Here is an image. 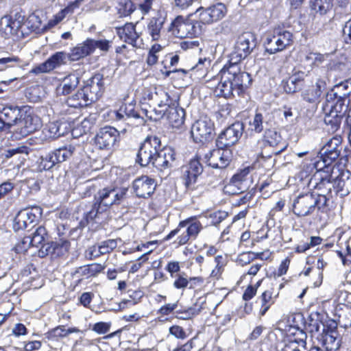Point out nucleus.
<instances>
[{
	"instance_id": "dca6fc26",
	"label": "nucleus",
	"mask_w": 351,
	"mask_h": 351,
	"mask_svg": "<svg viewBox=\"0 0 351 351\" xmlns=\"http://www.w3.org/2000/svg\"><path fill=\"white\" fill-rule=\"evenodd\" d=\"M114 29L119 39L132 47L138 49L143 44V40L141 38V32L136 31V24L127 22L123 25L115 27Z\"/></svg>"
},
{
	"instance_id": "bf43d9fd",
	"label": "nucleus",
	"mask_w": 351,
	"mask_h": 351,
	"mask_svg": "<svg viewBox=\"0 0 351 351\" xmlns=\"http://www.w3.org/2000/svg\"><path fill=\"white\" fill-rule=\"evenodd\" d=\"M104 86V75L101 73H95L87 81L86 86L83 88H93L95 86L97 88H102Z\"/></svg>"
},
{
	"instance_id": "de8ad7c7",
	"label": "nucleus",
	"mask_w": 351,
	"mask_h": 351,
	"mask_svg": "<svg viewBox=\"0 0 351 351\" xmlns=\"http://www.w3.org/2000/svg\"><path fill=\"white\" fill-rule=\"evenodd\" d=\"M231 112V106L230 104H226L221 106L218 111L215 112V118L219 123H225L232 117Z\"/></svg>"
},
{
	"instance_id": "c03bdc74",
	"label": "nucleus",
	"mask_w": 351,
	"mask_h": 351,
	"mask_svg": "<svg viewBox=\"0 0 351 351\" xmlns=\"http://www.w3.org/2000/svg\"><path fill=\"white\" fill-rule=\"evenodd\" d=\"M53 245L54 258L64 255L70 247L69 241L64 239H60L58 241H53Z\"/></svg>"
},
{
	"instance_id": "cd10ccee",
	"label": "nucleus",
	"mask_w": 351,
	"mask_h": 351,
	"mask_svg": "<svg viewBox=\"0 0 351 351\" xmlns=\"http://www.w3.org/2000/svg\"><path fill=\"white\" fill-rule=\"evenodd\" d=\"M317 339L326 351H336L341 346V339L336 329L324 328Z\"/></svg>"
},
{
	"instance_id": "9b49d317",
	"label": "nucleus",
	"mask_w": 351,
	"mask_h": 351,
	"mask_svg": "<svg viewBox=\"0 0 351 351\" xmlns=\"http://www.w3.org/2000/svg\"><path fill=\"white\" fill-rule=\"evenodd\" d=\"M213 122L204 117L196 121L191 127V134L194 142L205 143L211 141L215 135Z\"/></svg>"
},
{
	"instance_id": "ea45409f",
	"label": "nucleus",
	"mask_w": 351,
	"mask_h": 351,
	"mask_svg": "<svg viewBox=\"0 0 351 351\" xmlns=\"http://www.w3.org/2000/svg\"><path fill=\"white\" fill-rule=\"evenodd\" d=\"M175 75L172 77L173 79H181L183 81H188L191 80L193 82H197L200 80V76H197L195 73V69L191 68L190 69H174L173 73Z\"/></svg>"
},
{
	"instance_id": "412c9836",
	"label": "nucleus",
	"mask_w": 351,
	"mask_h": 351,
	"mask_svg": "<svg viewBox=\"0 0 351 351\" xmlns=\"http://www.w3.org/2000/svg\"><path fill=\"white\" fill-rule=\"evenodd\" d=\"M348 110V106L344 105L341 99L331 106V110L324 118V122L328 127V130L335 132L339 129L341 119Z\"/></svg>"
},
{
	"instance_id": "6ab92c4d",
	"label": "nucleus",
	"mask_w": 351,
	"mask_h": 351,
	"mask_svg": "<svg viewBox=\"0 0 351 351\" xmlns=\"http://www.w3.org/2000/svg\"><path fill=\"white\" fill-rule=\"evenodd\" d=\"M119 136V133L116 128L106 126L97 132L94 143L99 149L109 150L114 146Z\"/></svg>"
},
{
	"instance_id": "5701e85b",
	"label": "nucleus",
	"mask_w": 351,
	"mask_h": 351,
	"mask_svg": "<svg viewBox=\"0 0 351 351\" xmlns=\"http://www.w3.org/2000/svg\"><path fill=\"white\" fill-rule=\"evenodd\" d=\"M250 169L245 168L234 175L228 185L226 186L227 191L232 194L242 193L249 188Z\"/></svg>"
},
{
	"instance_id": "79ce46f5",
	"label": "nucleus",
	"mask_w": 351,
	"mask_h": 351,
	"mask_svg": "<svg viewBox=\"0 0 351 351\" xmlns=\"http://www.w3.org/2000/svg\"><path fill=\"white\" fill-rule=\"evenodd\" d=\"M302 337L300 339H295L293 341L285 343L283 348L279 351H302L301 348L306 349V335L302 334Z\"/></svg>"
},
{
	"instance_id": "aec40b11",
	"label": "nucleus",
	"mask_w": 351,
	"mask_h": 351,
	"mask_svg": "<svg viewBox=\"0 0 351 351\" xmlns=\"http://www.w3.org/2000/svg\"><path fill=\"white\" fill-rule=\"evenodd\" d=\"M176 154L173 149L169 147L159 148L154 159L153 166L160 171L169 172L176 166Z\"/></svg>"
},
{
	"instance_id": "774afa93",
	"label": "nucleus",
	"mask_w": 351,
	"mask_h": 351,
	"mask_svg": "<svg viewBox=\"0 0 351 351\" xmlns=\"http://www.w3.org/2000/svg\"><path fill=\"white\" fill-rule=\"evenodd\" d=\"M228 217V213L222 210H217L210 214L211 223L217 226Z\"/></svg>"
},
{
	"instance_id": "c9c22d12",
	"label": "nucleus",
	"mask_w": 351,
	"mask_h": 351,
	"mask_svg": "<svg viewBox=\"0 0 351 351\" xmlns=\"http://www.w3.org/2000/svg\"><path fill=\"white\" fill-rule=\"evenodd\" d=\"M304 73L302 71H298L293 73L292 75L285 77L283 78L280 83L281 88H287L289 86V83L294 88H299L304 86Z\"/></svg>"
},
{
	"instance_id": "c756f323",
	"label": "nucleus",
	"mask_w": 351,
	"mask_h": 351,
	"mask_svg": "<svg viewBox=\"0 0 351 351\" xmlns=\"http://www.w3.org/2000/svg\"><path fill=\"white\" fill-rule=\"evenodd\" d=\"M65 53L57 51L51 55L46 61L34 66L31 72L34 74L49 73L63 64Z\"/></svg>"
},
{
	"instance_id": "2eb2a0df",
	"label": "nucleus",
	"mask_w": 351,
	"mask_h": 351,
	"mask_svg": "<svg viewBox=\"0 0 351 351\" xmlns=\"http://www.w3.org/2000/svg\"><path fill=\"white\" fill-rule=\"evenodd\" d=\"M243 125L239 121L232 123L218 136L216 145L220 148L229 149L238 142L243 134Z\"/></svg>"
},
{
	"instance_id": "473e14b6",
	"label": "nucleus",
	"mask_w": 351,
	"mask_h": 351,
	"mask_svg": "<svg viewBox=\"0 0 351 351\" xmlns=\"http://www.w3.org/2000/svg\"><path fill=\"white\" fill-rule=\"evenodd\" d=\"M21 117V109L17 106H6L0 110V119L3 121L6 128L17 124Z\"/></svg>"
},
{
	"instance_id": "09e8293b",
	"label": "nucleus",
	"mask_w": 351,
	"mask_h": 351,
	"mask_svg": "<svg viewBox=\"0 0 351 351\" xmlns=\"http://www.w3.org/2000/svg\"><path fill=\"white\" fill-rule=\"evenodd\" d=\"M162 49V46L160 44L155 43L149 49L147 56L146 58V63L148 66L155 65L158 60V56L157 53Z\"/></svg>"
},
{
	"instance_id": "ddd939ff",
	"label": "nucleus",
	"mask_w": 351,
	"mask_h": 351,
	"mask_svg": "<svg viewBox=\"0 0 351 351\" xmlns=\"http://www.w3.org/2000/svg\"><path fill=\"white\" fill-rule=\"evenodd\" d=\"M24 24L25 17L19 13L14 16H4L0 21V31L5 38L19 36V34L23 35L22 27Z\"/></svg>"
},
{
	"instance_id": "5fc2aeb1",
	"label": "nucleus",
	"mask_w": 351,
	"mask_h": 351,
	"mask_svg": "<svg viewBox=\"0 0 351 351\" xmlns=\"http://www.w3.org/2000/svg\"><path fill=\"white\" fill-rule=\"evenodd\" d=\"M321 95V89H304V91L302 93L304 100L309 103L318 101Z\"/></svg>"
},
{
	"instance_id": "b1692460",
	"label": "nucleus",
	"mask_w": 351,
	"mask_h": 351,
	"mask_svg": "<svg viewBox=\"0 0 351 351\" xmlns=\"http://www.w3.org/2000/svg\"><path fill=\"white\" fill-rule=\"evenodd\" d=\"M316 171L314 177L310 180L309 184L319 193L325 191L326 194H330L333 188L332 175L328 174L330 172H327L326 169Z\"/></svg>"
},
{
	"instance_id": "3c124183",
	"label": "nucleus",
	"mask_w": 351,
	"mask_h": 351,
	"mask_svg": "<svg viewBox=\"0 0 351 351\" xmlns=\"http://www.w3.org/2000/svg\"><path fill=\"white\" fill-rule=\"evenodd\" d=\"M211 60L210 58H199L197 63L192 68L195 69V73L200 76V80L204 76L205 71L210 66Z\"/></svg>"
},
{
	"instance_id": "6e6552de",
	"label": "nucleus",
	"mask_w": 351,
	"mask_h": 351,
	"mask_svg": "<svg viewBox=\"0 0 351 351\" xmlns=\"http://www.w3.org/2000/svg\"><path fill=\"white\" fill-rule=\"evenodd\" d=\"M161 147L160 139L156 136H148L141 144L136 156V162L142 167L153 165L154 159Z\"/></svg>"
},
{
	"instance_id": "6e6d98bb",
	"label": "nucleus",
	"mask_w": 351,
	"mask_h": 351,
	"mask_svg": "<svg viewBox=\"0 0 351 351\" xmlns=\"http://www.w3.org/2000/svg\"><path fill=\"white\" fill-rule=\"evenodd\" d=\"M250 130L256 133L263 130V117L261 113H256L252 121L250 122Z\"/></svg>"
},
{
	"instance_id": "0e129e2a",
	"label": "nucleus",
	"mask_w": 351,
	"mask_h": 351,
	"mask_svg": "<svg viewBox=\"0 0 351 351\" xmlns=\"http://www.w3.org/2000/svg\"><path fill=\"white\" fill-rule=\"evenodd\" d=\"M30 246H32V242L29 236H26L16 245L15 250L17 253H23L25 252Z\"/></svg>"
},
{
	"instance_id": "58836bf2",
	"label": "nucleus",
	"mask_w": 351,
	"mask_h": 351,
	"mask_svg": "<svg viewBox=\"0 0 351 351\" xmlns=\"http://www.w3.org/2000/svg\"><path fill=\"white\" fill-rule=\"evenodd\" d=\"M29 236L32 242V247H38L48 239V232L45 226H40Z\"/></svg>"
},
{
	"instance_id": "4c0bfd02",
	"label": "nucleus",
	"mask_w": 351,
	"mask_h": 351,
	"mask_svg": "<svg viewBox=\"0 0 351 351\" xmlns=\"http://www.w3.org/2000/svg\"><path fill=\"white\" fill-rule=\"evenodd\" d=\"M258 303H260L261 307L258 313L260 317L264 316L274 301L272 298V293L269 291H264L261 296L257 298Z\"/></svg>"
},
{
	"instance_id": "f704fd0d",
	"label": "nucleus",
	"mask_w": 351,
	"mask_h": 351,
	"mask_svg": "<svg viewBox=\"0 0 351 351\" xmlns=\"http://www.w3.org/2000/svg\"><path fill=\"white\" fill-rule=\"evenodd\" d=\"M167 120L172 128H179L184 123L185 112L183 108L177 105L168 108Z\"/></svg>"
},
{
	"instance_id": "052dcab7",
	"label": "nucleus",
	"mask_w": 351,
	"mask_h": 351,
	"mask_svg": "<svg viewBox=\"0 0 351 351\" xmlns=\"http://www.w3.org/2000/svg\"><path fill=\"white\" fill-rule=\"evenodd\" d=\"M96 123V117L95 114L89 115L88 117H86L80 124V128L82 130L83 133L89 132L93 126Z\"/></svg>"
},
{
	"instance_id": "7c9ffc66",
	"label": "nucleus",
	"mask_w": 351,
	"mask_h": 351,
	"mask_svg": "<svg viewBox=\"0 0 351 351\" xmlns=\"http://www.w3.org/2000/svg\"><path fill=\"white\" fill-rule=\"evenodd\" d=\"M17 125L18 132L22 136H26L37 130L40 126V123L38 117L25 114L23 119L19 118Z\"/></svg>"
},
{
	"instance_id": "bb28decb",
	"label": "nucleus",
	"mask_w": 351,
	"mask_h": 351,
	"mask_svg": "<svg viewBox=\"0 0 351 351\" xmlns=\"http://www.w3.org/2000/svg\"><path fill=\"white\" fill-rule=\"evenodd\" d=\"M132 188L136 196L147 198L154 192L156 183L154 179L143 176L134 180Z\"/></svg>"
},
{
	"instance_id": "20e7f679",
	"label": "nucleus",
	"mask_w": 351,
	"mask_h": 351,
	"mask_svg": "<svg viewBox=\"0 0 351 351\" xmlns=\"http://www.w3.org/2000/svg\"><path fill=\"white\" fill-rule=\"evenodd\" d=\"M293 43V34L280 27L274 28L271 34H268L264 40L266 53L272 55L282 51Z\"/></svg>"
},
{
	"instance_id": "49530a36",
	"label": "nucleus",
	"mask_w": 351,
	"mask_h": 351,
	"mask_svg": "<svg viewBox=\"0 0 351 351\" xmlns=\"http://www.w3.org/2000/svg\"><path fill=\"white\" fill-rule=\"evenodd\" d=\"M173 70L169 64V57L165 56L156 68V74L159 77L166 78L173 73Z\"/></svg>"
},
{
	"instance_id": "423d86ee",
	"label": "nucleus",
	"mask_w": 351,
	"mask_h": 351,
	"mask_svg": "<svg viewBox=\"0 0 351 351\" xmlns=\"http://www.w3.org/2000/svg\"><path fill=\"white\" fill-rule=\"evenodd\" d=\"M180 94L173 89H146L143 93V99L151 101L160 108H169L178 104Z\"/></svg>"
},
{
	"instance_id": "f257e3e1",
	"label": "nucleus",
	"mask_w": 351,
	"mask_h": 351,
	"mask_svg": "<svg viewBox=\"0 0 351 351\" xmlns=\"http://www.w3.org/2000/svg\"><path fill=\"white\" fill-rule=\"evenodd\" d=\"M126 189L104 188L99 190L94 197L91 210L86 214V219L93 220L113 204H119L126 195Z\"/></svg>"
},
{
	"instance_id": "f8f14e48",
	"label": "nucleus",
	"mask_w": 351,
	"mask_h": 351,
	"mask_svg": "<svg viewBox=\"0 0 351 351\" xmlns=\"http://www.w3.org/2000/svg\"><path fill=\"white\" fill-rule=\"evenodd\" d=\"M77 89L72 93L66 99L69 106L73 108H80L87 106L93 102L96 101L101 96V89Z\"/></svg>"
},
{
	"instance_id": "4be33fe9",
	"label": "nucleus",
	"mask_w": 351,
	"mask_h": 351,
	"mask_svg": "<svg viewBox=\"0 0 351 351\" xmlns=\"http://www.w3.org/2000/svg\"><path fill=\"white\" fill-rule=\"evenodd\" d=\"M203 172V167L197 159L193 158L183 167V180L188 189H195L199 176Z\"/></svg>"
},
{
	"instance_id": "a878e982",
	"label": "nucleus",
	"mask_w": 351,
	"mask_h": 351,
	"mask_svg": "<svg viewBox=\"0 0 351 351\" xmlns=\"http://www.w3.org/2000/svg\"><path fill=\"white\" fill-rule=\"evenodd\" d=\"M112 117L117 121H129L134 119L141 125L144 123L143 118L135 109V104L133 101L123 104L118 110L112 111Z\"/></svg>"
},
{
	"instance_id": "393cba45",
	"label": "nucleus",
	"mask_w": 351,
	"mask_h": 351,
	"mask_svg": "<svg viewBox=\"0 0 351 351\" xmlns=\"http://www.w3.org/2000/svg\"><path fill=\"white\" fill-rule=\"evenodd\" d=\"M238 65H230L226 63L220 70L218 75L220 77L219 84L222 88H230V86L236 87V84H241L240 73L234 70V67Z\"/></svg>"
},
{
	"instance_id": "37998d69",
	"label": "nucleus",
	"mask_w": 351,
	"mask_h": 351,
	"mask_svg": "<svg viewBox=\"0 0 351 351\" xmlns=\"http://www.w3.org/2000/svg\"><path fill=\"white\" fill-rule=\"evenodd\" d=\"M24 95L28 101L36 103L46 97L47 92L45 89H25Z\"/></svg>"
},
{
	"instance_id": "e2e57ef3",
	"label": "nucleus",
	"mask_w": 351,
	"mask_h": 351,
	"mask_svg": "<svg viewBox=\"0 0 351 351\" xmlns=\"http://www.w3.org/2000/svg\"><path fill=\"white\" fill-rule=\"evenodd\" d=\"M168 108H165V109H160L157 110L156 108L153 109L152 111H147V110L143 111L147 117H148L151 120L158 121L160 119L162 118L164 115L167 113Z\"/></svg>"
},
{
	"instance_id": "f3484780",
	"label": "nucleus",
	"mask_w": 351,
	"mask_h": 351,
	"mask_svg": "<svg viewBox=\"0 0 351 351\" xmlns=\"http://www.w3.org/2000/svg\"><path fill=\"white\" fill-rule=\"evenodd\" d=\"M196 12L199 13L198 21L201 23L202 28L206 24H211L222 19L226 14L227 9L223 3H219L207 8H199Z\"/></svg>"
},
{
	"instance_id": "f03ea898",
	"label": "nucleus",
	"mask_w": 351,
	"mask_h": 351,
	"mask_svg": "<svg viewBox=\"0 0 351 351\" xmlns=\"http://www.w3.org/2000/svg\"><path fill=\"white\" fill-rule=\"evenodd\" d=\"M169 35L173 38H197L202 32L201 23L191 21L188 17L182 15L177 16L169 24L167 29Z\"/></svg>"
},
{
	"instance_id": "a18cd8bd",
	"label": "nucleus",
	"mask_w": 351,
	"mask_h": 351,
	"mask_svg": "<svg viewBox=\"0 0 351 351\" xmlns=\"http://www.w3.org/2000/svg\"><path fill=\"white\" fill-rule=\"evenodd\" d=\"M332 6V0H313L311 5L312 9L320 14H326Z\"/></svg>"
},
{
	"instance_id": "680f3d73",
	"label": "nucleus",
	"mask_w": 351,
	"mask_h": 351,
	"mask_svg": "<svg viewBox=\"0 0 351 351\" xmlns=\"http://www.w3.org/2000/svg\"><path fill=\"white\" fill-rule=\"evenodd\" d=\"M103 254H108L117 246L116 239H108L100 243L99 245Z\"/></svg>"
},
{
	"instance_id": "338daca9",
	"label": "nucleus",
	"mask_w": 351,
	"mask_h": 351,
	"mask_svg": "<svg viewBox=\"0 0 351 351\" xmlns=\"http://www.w3.org/2000/svg\"><path fill=\"white\" fill-rule=\"evenodd\" d=\"M169 333L179 339H184L187 335L184 328L178 325H173L169 329Z\"/></svg>"
},
{
	"instance_id": "7ed1b4c3",
	"label": "nucleus",
	"mask_w": 351,
	"mask_h": 351,
	"mask_svg": "<svg viewBox=\"0 0 351 351\" xmlns=\"http://www.w3.org/2000/svg\"><path fill=\"white\" fill-rule=\"evenodd\" d=\"M341 150L342 137L339 134H336L328 140L320 150V159L313 163L315 169H326L327 172H330V166L339 157Z\"/></svg>"
},
{
	"instance_id": "72a5a7b5",
	"label": "nucleus",
	"mask_w": 351,
	"mask_h": 351,
	"mask_svg": "<svg viewBox=\"0 0 351 351\" xmlns=\"http://www.w3.org/2000/svg\"><path fill=\"white\" fill-rule=\"evenodd\" d=\"M93 53L90 38H86L84 41L77 44L71 49L69 53V58L71 61H77Z\"/></svg>"
},
{
	"instance_id": "4468645a",
	"label": "nucleus",
	"mask_w": 351,
	"mask_h": 351,
	"mask_svg": "<svg viewBox=\"0 0 351 351\" xmlns=\"http://www.w3.org/2000/svg\"><path fill=\"white\" fill-rule=\"evenodd\" d=\"M232 158L230 149L218 147L208 151L204 156V160L207 165L215 169L226 168Z\"/></svg>"
},
{
	"instance_id": "603ef678",
	"label": "nucleus",
	"mask_w": 351,
	"mask_h": 351,
	"mask_svg": "<svg viewBox=\"0 0 351 351\" xmlns=\"http://www.w3.org/2000/svg\"><path fill=\"white\" fill-rule=\"evenodd\" d=\"M136 10V5L132 0H123L119 3V13L123 16L130 15Z\"/></svg>"
},
{
	"instance_id": "c85d7f7f",
	"label": "nucleus",
	"mask_w": 351,
	"mask_h": 351,
	"mask_svg": "<svg viewBox=\"0 0 351 351\" xmlns=\"http://www.w3.org/2000/svg\"><path fill=\"white\" fill-rule=\"evenodd\" d=\"M166 13L158 12L156 16L149 19L147 25V32L152 40L158 41L161 38V33L167 22Z\"/></svg>"
},
{
	"instance_id": "864d4df0",
	"label": "nucleus",
	"mask_w": 351,
	"mask_h": 351,
	"mask_svg": "<svg viewBox=\"0 0 351 351\" xmlns=\"http://www.w3.org/2000/svg\"><path fill=\"white\" fill-rule=\"evenodd\" d=\"M202 308V306L196 308L195 306L194 307H190L187 310H185L184 311H176V317L180 319L187 320L192 318L193 316L199 314Z\"/></svg>"
},
{
	"instance_id": "e433bc0d",
	"label": "nucleus",
	"mask_w": 351,
	"mask_h": 351,
	"mask_svg": "<svg viewBox=\"0 0 351 351\" xmlns=\"http://www.w3.org/2000/svg\"><path fill=\"white\" fill-rule=\"evenodd\" d=\"M104 269V266L101 264L92 263L78 267L75 271V274L80 276L89 278L97 275Z\"/></svg>"
},
{
	"instance_id": "69168bd1",
	"label": "nucleus",
	"mask_w": 351,
	"mask_h": 351,
	"mask_svg": "<svg viewBox=\"0 0 351 351\" xmlns=\"http://www.w3.org/2000/svg\"><path fill=\"white\" fill-rule=\"evenodd\" d=\"M53 241L44 243L41 245L38 251V256L41 258H44L47 256H51V257L53 258Z\"/></svg>"
},
{
	"instance_id": "39448f33",
	"label": "nucleus",
	"mask_w": 351,
	"mask_h": 351,
	"mask_svg": "<svg viewBox=\"0 0 351 351\" xmlns=\"http://www.w3.org/2000/svg\"><path fill=\"white\" fill-rule=\"evenodd\" d=\"M256 45V38L254 34L245 32L240 35L234 43L232 51L229 56L228 63L238 65L247 58Z\"/></svg>"
},
{
	"instance_id": "4d7b16f0",
	"label": "nucleus",
	"mask_w": 351,
	"mask_h": 351,
	"mask_svg": "<svg viewBox=\"0 0 351 351\" xmlns=\"http://www.w3.org/2000/svg\"><path fill=\"white\" fill-rule=\"evenodd\" d=\"M64 125V123H60L58 121L50 123L48 125V130L50 134V136L53 138H58L61 136H64L65 132L60 131V128Z\"/></svg>"
},
{
	"instance_id": "13d9d810",
	"label": "nucleus",
	"mask_w": 351,
	"mask_h": 351,
	"mask_svg": "<svg viewBox=\"0 0 351 351\" xmlns=\"http://www.w3.org/2000/svg\"><path fill=\"white\" fill-rule=\"evenodd\" d=\"M175 280L173 282V287L177 289H184L189 284V280L184 272L176 274L174 276Z\"/></svg>"
},
{
	"instance_id": "0eeeda50",
	"label": "nucleus",
	"mask_w": 351,
	"mask_h": 351,
	"mask_svg": "<svg viewBox=\"0 0 351 351\" xmlns=\"http://www.w3.org/2000/svg\"><path fill=\"white\" fill-rule=\"evenodd\" d=\"M182 229H184V230L178 237V242L180 245L186 244L190 238L195 239L202 229V225L199 221L189 218L180 221L178 227L171 230L165 239L166 241L170 240L174 236L180 233Z\"/></svg>"
},
{
	"instance_id": "a211bd4d",
	"label": "nucleus",
	"mask_w": 351,
	"mask_h": 351,
	"mask_svg": "<svg viewBox=\"0 0 351 351\" xmlns=\"http://www.w3.org/2000/svg\"><path fill=\"white\" fill-rule=\"evenodd\" d=\"M317 202L313 193L299 195L293 202V213L299 217L310 215L315 211Z\"/></svg>"
},
{
	"instance_id": "8fccbe9b",
	"label": "nucleus",
	"mask_w": 351,
	"mask_h": 351,
	"mask_svg": "<svg viewBox=\"0 0 351 351\" xmlns=\"http://www.w3.org/2000/svg\"><path fill=\"white\" fill-rule=\"evenodd\" d=\"M90 45L92 47L93 53L96 49H99L103 52H108L111 47V41L106 39L95 40L90 38Z\"/></svg>"
},
{
	"instance_id": "2f4dec72",
	"label": "nucleus",
	"mask_w": 351,
	"mask_h": 351,
	"mask_svg": "<svg viewBox=\"0 0 351 351\" xmlns=\"http://www.w3.org/2000/svg\"><path fill=\"white\" fill-rule=\"evenodd\" d=\"M332 180V187L341 196H345L351 191V173L349 171H341Z\"/></svg>"
},
{
	"instance_id": "1a4fd4ad",
	"label": "nucleus",
	"mask_w": 351,
	"mask_h": 351,
	"mask_svg": "<svg viewBox=\"0 0 351 351\" xmlns=\"http://www.w3.org/2000/svg\"><path fill=\"white\" fill-rule=\"evenodd\" d=\"M75 147L71 145L59 147L40 157L39 167L42 170H50L56 164L62 162L71 157Z\"/></svg>"
},
{
	"instance_id": "a19ab883",
	"label": "nucleus",
	"mask_w": 351,
	"mask_h": 351,
	"mask_svg": "<svg viewBox=\"0 0 351 351\" xmlns=\"http://www.w3.org/2000/svg\"><path fill=\"white\" fill-rule=\"evenodd\" d=\"M31 149L25 145L19 146L16 148L9 149L6 151L5 157L12 158L16 156V158L20 160L21 163H23L25 160V157L29 154Z\"/></svg>"
},
{
	"instance_id": "9d476101",
	"label": "nucleus",
	"mask_w": 351,
	"mask_h": 351,
	"mask_svg": "<svg viewBox=\"0 0 351 351\" xmlns=\"http://www.w3.org/2000/svg\"><path fill=\"white\" fill-rule=\"evenodd\" d=\"M43 210L40 206H33L21 210L16 215L13 228L15 231L33 228L41 217Z\"/></svg>"
}]
</instances>
